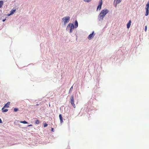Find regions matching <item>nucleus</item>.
Listing matches in <instances>:
<instances>
[{
	"instance_id": "nucleus-1",
	"label": "nucleus",
	"mask_w": 149,
	"mask_h": 149,
	"mask_svg": "<svg viewBox=\"0 0 149 149\" xmlns=\"http://www.w3.org/2000/svg\"><path fill=\"white\" fill-rule=\"evenodd\" d=\"M109 11L107 9L102 10L98 16V19L99 21H102L105 15L108 13Z\"/></svg>"
},
{
	"instance_id": "nucleus-2",
	"label": "nucleus",
	"mask_w": 149,
	"mask_h": 149,
	"mask_svg": "<svg viewBox=\"0 0 149 149\" xmlns=\"http://www.w3.org/2000/svg\"><path fill=\"white\" fill-rule=\"evenodd\" d=\"M75 28V27L73 24L72 23H69L66 28V30L67 31H69V32L71 33L72 32V30Z\"/></svg>"
},
{
	"instance_id": "nucleus-3",
	"label": "nucleus",
	"mask_w": 149,
	"mask_h": 149,
	"mask_svg": "<svg viewBox=\"0 0 149 149\" xmlns=\"http://www.w3.org/2000/svg\"><path fill=\"white\" fill-rule=\"evenodd\" d=\"M70 17L69 16H66L64 17L62 19V22H64V25L68 22L70 20Z\"/></svg>"
},
{
	"instance_id": "nucleus-4",
	"label": "nucleus",
	"mask_w": 149,
	"mask_h": 149,
	"mask_svg": "<svg viewBox=\"0 0 149 149\" xmlns=\"http://www.w3.org/2000/svg\"><path fill=\"white\" fill-rule=\"evenodd\" d=\"M70 102L71 105L74 108H75V106L74 103V98L73 95L71 96L70 98Z\"/></svg>"
},
{
	"instance_id": "nucleus-5",
	"label": "nucleus",
	"mask_w": 149,
	"mask_h": 149,
	"mask_svg": "<svg viewBox=\"0 0 149 149\" xmlns=\"http://www.w3.org/2000/svg\"><path fill=\"white\" fill-rule=\"evenodd\" d=\"M102 0H101L99 1V4L97 8V11L98 10H100L102 6Z\"/></svg>"
},
{
	"instance_id": "nucleus-6",
	"label": "nucleus",
	"mask_w": 149,
	"mask_h": 149,
	"mask_svg": "<svg viewBox=\"0 0 149 149\" xmlns=\"http://www.w3.org/2000/svg\"><path fill=\"white\" fill-rule=\"evenodd\" d=\"M95 36V34H94V31H93L92 33L90 34L88 36V38L89 40L91 39Z\"/></svg>"
},
{
	"instance_id": "nucleus-7",
	"label": "nucleus",
	"mask_w": 149,
	"mask_h": 149,
	"mask_svg": "<svg viewBox=\"0 0 149 149\" xmlns=\"http://www.w3.org/2000/svg\"><path fill=\"white\" fill-rule=\"evenodd\" d=\"M121 1V0H115L114 1V3H115L116 2V4L115 5V6H116L119 3H120Z\"/></svg>"
},
{
	"instance_id": "nucleus-8",
	"label": "nucleus",
	"mask_w": 149,
	"mask_h": 149,
	"mask_svg": "<svg viewBox=\"0 0 149 149\" xmlns=\"http://www.w3.org/2000/svg\"><path fill=\"white\" fill-rule=\"evenodd\" d=\"M131 21L129 20L127 25V29H129V28L130 27V25H131Z\"/></svg>"
},
{
	"instance_id": "nucleus-9",
	"label": "nucleus",
	"mask_w": 149,
	"mask_h": 149,
	"mask_svg": "<svg viewBox=\"0 0 149 149\" xmlns=\"http://www.w3.org/2000/svg\"><path fill=\"white\" fill-rule=\"evenodd\" d=\"M74 26L75 28H77L78 26V23L77 20H76L74 22Z\"/></svg>"
},
{
	"instance_id": "nucleus-10",
	"label": "nucleus",
	"mask_w": 149,
	"mask_h": 149,
	"mask_svg": "<svg viewBox=\"0 0 149 149\" xmlns=\"http://www.w3.org/2000/svg\"><path fill=\"white\" fill-rule=\"evenodd\" d=\"M10 102H8L4 106V107H7L8 108L9 107V105L10 104Z\"/></svg>"
},
{
	"instance_id": "nucleus-11",
	"label": "nucleus",
	"mask_w": 149,
	"mask_h": 149,
	"mask_svg": "<svg viewBox=\"0 0 149 149\" xmlns=\"http://www.w3.org/2000/svg\"><path fill=\"white\" fill-rule=\"evenodd\" d=\"M59 117L61 123H62L63 122V118L61 114H60L59 115Z\"/></svg>"
},
{
	"instance_id": "nucleus-12",
	"label": "nucleus",
	"mask_w": 149,
	"mask_h": 149,
	"mask_svg": "<svg viewBox=\"0 0 149 149\" xmlns=\"http://www.w3.org/2000/svg\"><path fill=\"white\" fill-rule=\"evenodd\" d=\"M4 108L5 107H3L2 109V110L3 112H7L8 111V109H4Z\"/></svg>"
},
{
	"instance_id": "nucleus-13",
	"label": "nucleus",
	"mask_w": 149,
	"mask_h": 149,
	"mask_svg": "<svg viewBox=\"0 0 149 149\" xmlns=\"http://www.w3.org/2000/svg\"><path fill=\"white\" fill-rule=\"evenodd\" d=\"M15 9L12 10L10 12V14L13 15L15 12Z\"/></svg>"
},
{
	"instance_id": "nucleus-14",
	"label": "nucleus",
	"mask_w": 149,
	"mask_h": 149,
	"mask_svg": "<svg viewBox=\"0 0 149 149\" xmlns=\"http://www.w3.org/2000/svg\"><path fill=\"white\" fill-rule=\"evenodd\" d=\"M3 4V1H0V8H1Z\"/></svg>"
},
{
	"instance_id": "nucleus-15",
	"label": "nucleus",
	"mask_w": 149,
	"mask_h": 149,
	"mask_svg": "<svg viewBox=\"0 0 149 149\" xmlns=\"http://www.w3.org/2000/svg\"><path fill=\"white\" fill-rule=\"evenodd\" d=\"M149 13V10H146V13L145 14V15L146 16H147L148 15V14Z\"/></svg>"
},
{
	"instance_id": "nucleus-16",
	"label": "nucleus",
	"mask_w": 149,
	"mask_h": 149,
	"mask_svg": "<svg viewBox=\"0 0 149 149\" xmlns=\"http://www.w3.org/2000/svg\"><path fill=\"white\" fill-rule=\"evenodd\" d=\"M20 122L21 123H23L24 124H28V122L26 121H21Z\"/></svg>"
},
{
	"instance_id": "nucleus-17",
	"label": "nucleus",
	"mask_w": 149,
	"mask_h": 149,
	"mask_svg": "<svg viewBox=\"0 0 149 149\" xmlns=\"http://www.w3.org/2000/svg\"><path fill=\"white\" fill-rule=\"evenodd\" d=\"M84 1L86 2L89 3L91 2V0H84Z\"/></svg>"
},
{
	"instance_id": "nucleus-18",
	"label": "nucleus",
	"mask_w": 149,
	"mask_h": 149,
	"mask_svg": "<svg viewBox=\"0 0 149 149\" xmlns=\"http://www.w3.org/2000/svg\"><path fill=\"white\" fill-rule=\"evenodd\" d=\"M18 110V109L16 108H15L14 109V111L15 112H17Z\"/></svg>"
},
{
	"instance_id": "nucleus-19",
	"label": "nucleus",
	"mask_w": 149,
	"mask_h": 149,
	"mask_svg": "<svg viewBox=\"0 0 149 149\" xmlns=\"http://www.w3.org/2000/svg\"><path fill=\"white\" fill-rule=\"evenodd\" d=\"M35 123L36 124H39V121L38 120H36Z\"/></svg>"
},
{
	"instance_id": "nucleus-20",
	"label": "nucleus",
	"mask_w": 149,
	"mask_h": 149,
	"mask_svg": "<svg viewBox=\"0 0 149 149\" xmlns=\"http://www.w3.org/2000/svg\"><path fill=\"white\" fill-rule=\"evenodd\" d=\"M149 6H146V10H148Z\"/></svg>"
},
{
	"instance_id": "nucleus-21",
	"label": "nucleus",
	"mask_w": 149,
	"mask_h": 149,
	"mask_svg": "<svg viewBox=\"0 0 149 149\" xmlns=\"http://www.w3.org/2000/svg\"><path fill=\"white\" fill-rule=\"evenodd\" d=\"M72 89H73V87H72H72L70 88V90H69V93H70V91H71Z\"/></svg>"
},
{
	"instance_id": "nucleus-22",
	"label": "nucleus",
	"mask_w": 149,
	"mask_h": 149,
	"mask_svg": "<svg viewBox=\"0 0 149 149\" xmlns=\"http://www.w3.org/2000/svg\"><path fill=\"white\" fill-rule=\"evenodd\" d=\"M147 29V26H145V31H146Z\"/></svg>"
},
{
	"instance_id": "nucleus-23",
	"label": "nucleus",
	"mask_w": 149,
	"mask_h": 149,
	"mask_svg": "<svg viewBox=\"0 0 149 149\" xmlns=\"http://www.w3.org/2000/svg\"><path fill=\"white\" fill-rule=\"evenodd\" d=\"M47 126V124H46V123H45V124H44V127H46Z\"/></svg>"
},
{
	"instance_id": "nucleus-24",
	"label": "nucleus",
	"mask_w": 149,
	"mask_h": 149,
	"mask_svg": "<svg viewBox=\"0 0 149 149\" xmlns=\"http://www.w3.org/2000/svg\"><path fill=\"white\" fill-rule=\"evenodd\" d=\"M146 6H149V4H148V3H147L146 4Z\"/></svg>"
},
{
	"instance_id": "nucleus-25",
	"label": "nucleus",
	"mask_w": 149,
	"mask_h": 149,
	"mask_svg": "<svg viewBox=\"0 0 149 149\" xmlns=\"http://www.w3.org/2000/svg\"><path fill=\"white\" fill-rule=\"evenodd\" d=\"M12 15V14H10H10H8V15H7L8 16H9L10 15Z\"/></svg>"
},
{
	"instance_id": "nucleus-26",
	"label": "nucleus",
	"mask_w": 149,
	"mask_h": 149,
	"mask_svg": "<svg viewBox=\"0 0 149 149\" xmlns=\"http://www.w3.org/2000/svg\"><path fill=\"white\" fill-rule=\"evenodd\" d=\"M2 123V120H1V118H0V123Z\"/></svg>"
},
{
	"instance_id": "nucleus-27",
	"label": "nucleus",
	"mask_w": 149,
	"mask_h": 149,
	"mask_svg": "<svg viewBox=\"0 0 149 149\" xmlns=\"http://www.w3.org/2000/svg\"><path fill=\"white\" fill-rule=\"evenodd\" d=\"M6 20V19H3V20L2 21L3 22H5V21Z\"/></svg>"
},
{
	"instance_id": "nucleus-28",
	"label": "nucleus",
	"mask_w": 149,
	"mask_h": 149,
	"mask_svg": "<svg viewBox=\"0 0 149 149\" xmlns=\"http://www.w3.org/2000/svg\"><path fill=\"white\" fill-rule=\"evenodd\" d=\"M51 130H52V131L54 132V131H53L54 129L53 128H52V129H51Z\"/></svg>"
},
{
	"instance_id": "nucleus-29",
	"label": "nucleus",
	"mask_w": 149,
	"mask_h": 149,
	"mask_svg": "<svg viewBox=\"0 0 149 149\" xmlns=\"http://www.w3.org/2000/svg\"><path fill=\"white\" fill-rule=\"evenodd\" d=\"M32 125H29L28 126V127H29V126H32Z\"/></svg>"
},
{
	"instance_id": "nucleus-30",
	"label": "nucleus",
	"mask_w": 149,
	"mask_h": 149,
	"mask_svg": "<svg viewBox=\"0 0 149 149\" xmlns=\"http://www.w3.org/2000/svg\"><path fill=\"white\" fill-rule=\"evenodd\" d=\"M147 3H148V4H149V1H148Z\"/></svg>"
},
{
	"instance_id": "nucleus-31",
	"label": "nucleus",
	"mask_w": 149,
	"mask_h": 149,
	"mask_svg": "<svg viewBox=\"0 0 149 149\" xmlns=\"http://www.w3.org/2000/svg\"><path fill=\"white\" fill-rule=\"evenodd\" d=\"M38 105V104H36V105Z\"/></svg>"
}]
</instances>
